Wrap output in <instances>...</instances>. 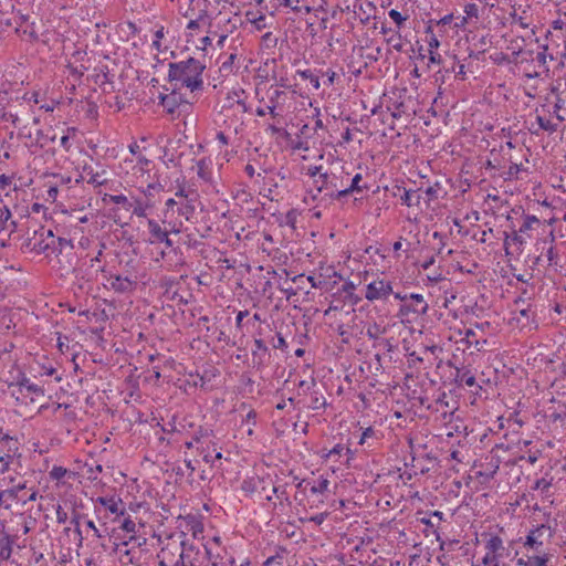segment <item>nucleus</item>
Masks as SVG:
<instances>
[{"mask_svg":"<svg viewBox=\"0 0 566 566\" xmlns=\"http://www.w3.org/2000/svg\"><path fill=\"white\" fill-rule=\"evenodd\" d=\"M2 379L8 384L10 395L21 405L34 403L44 397V389L27 378L15 366H11L9 376L3 374Z\"/></svg>","mask_w":566,"mask_h":566,"instance_id":"1","label":"nucleus"},{"mask_svg":"<svg viewBox=\"0 0 566 566\" xmlns=\"http://www.w3.org/2000/svg\"><path fill=\"white\" fill-rule=\"evenodd\" d=\"M205 69V64L190 57L171 63L168 76L171 81L178 82L180 86L188 88L190 92L201 91L203 87L202 73Z\"/></svg>","mask_w":566,"mask_h":566,"instance_id":"2","label":"nucleus"},{"mask_svg":"<svg viewBox=\"0 0 566 566\" xmlns=\"http://www.w3.org/2000/svg\"><path fill=\"white\" fill-rule=\"evenodd\" d=\"M21 468V452L18 439L9 436H0V474H8L2 478V485L14 482L13 474L19 473Z\"/></svg>","mask_w":566,"mask_h":566,"instance_id":"3","label":"nucleus"},{"mask_svg":"<svg viewBox=\"0 0 566 566\" xmlns=\"http://www.w3.org/2000/svg\"><path fill=\"white\" fill-rule=\"evenodd\" d=\"M256 98L261 105L256 107L255 114L259 117L270 115L272 118H276L280 115L279 109L286 101V93L277 87L271 86L266 92V98L263 96L260 97L259 91H256Z\"/></svg>","mask_w":566,"mask_h":566,"instance_id":"4","label":"nucleus"},{"mask_svg":"<svg viewBox=\"0 0 566 566\" xmlns=\"http://www.w3.org/2000/svg\"><path fill=\"white\" fill-rule=\"evenodd\" d=\"M344 187V178H338L335 171H325L321 176H318L315 184L308 190V195L313 200L317 198L318 195L325 193L331 198H336V193L338 190Z\"/></svg>","mask_w":566,"mask_h":566,"instance_id":"5","label":"nucleus"},{"mask_svg":"<svg viewBox=\"0 0 566 566\" xmlns=\"http://www.w3.org/2000/svg\"><path fill=\"white\" fill-rule=\"evenodd\" d=\"M486 553L482 559L484 565L489 566H506L505 558L511 557L510 547L504 546L503 539L497 535H492L485 544Z\"/></svg>","mask_w":566,"mask_h":566,"instance_id":"6","label":"nucleus"},{"mask_svg":"<svg viewBox=\"0 0 566 566\" xmlns=\"http://www.w3.org/2000/svg\"><path fill=\"white\" fill-rule=\"evenodd\" d=\"M205 551L210 566H234L237 564L234 556L221 544L219 536L207 541Z\"/></svg>","mask_w":566,"mask_h":566,"instance_id":"7","label":"nucleus"},{"mask_svg":"<svg viewBox=\"0 0 566 566\" xmlns=\"http://www.w3.org/2000/svg\"><path fill=\"white\" fill-rule=\"evenodd\" d=\"M428 303L424 301L422 294L410 293L405 303H402L398 311V316L401 321H410L411 315L420 316L428 312Z\"/></svg>","mask_w":566,"mask_h":566,"instance_id":"8","label":"nucleus"},{"mask_svg":"<svg viewBox=\"0 0 566 566\" xmlns=\"http://www.w3.org/2000/svg\"><path fill=\"white\" fill-rule=\"evenodd\" d=\"M95 514H99L104 509L115 517L125 515V507L123 500L119 495L111 494L105 496H97L92 499Z\"/></svg>","mask_w":566,"mask_h":566,"instance_id":"9","label":"nucleus"},{"mask_svg":"<svg viewBox=\"0 0 566 566\" xmlns=\"http://www.w3.org/2000/svg\"><path fill=\"white\" fill-rule=\"evenodd\" d=\"M462 389L465 394H462V399L469 400L470 405H475L476 400L482 397V386L476 381L475 376L465 367L462 366Z\"/></svg>","mask_w":566,"mask_h":566,"instance_id":"10","label":"nucleus"},{"mask_svg":"<svg viewBox=\"0 0 566 566\" xmlns=\"http://www.w3.org/2000/svg\"><path fill=\"white\" fill-rule=\"evenodd\" d=\"M392 294V285L389 281L377 277L366 285L365 298L369 302L384 301Z\"/></svg>","mask_w":566,"mask_h":566,"instance_id":"11","label":"nucleus"},{"mask_svg":"<svg viewBox=\"0 0 566 566\" xmlns=\"http://www.w3.org/2000/svg\"><path fill=\"white\" fill-rule=\"evenodd\" d=\"M11 493V503L25 505L29 502H33L38 499V491L32 486H28L27 481H19L15 485L9 486Z\"/></svg>","mask_w":566,"mask_h":566,"instance_id":"12","label":"nucleus"},{"mask_svg":"<svg viewBox=\"0 0 566 566\" xmlns=\"http://www.w3.org/2000/svg\"><path fill=\"white\" fill-rule=\"evenodd\" d=\"M108 287L118 294H132L137 287V282L127 276L109 275L107 277Z\"/></svg>","mask_w":566,"mask_h":566,"instance_id":"13","label":"nucleus"},{"mask_svg":"<svg viewBox=\"0 0 566 566\" xmlns=\"http://www.w3.org/2000/svg\"><path fill=\"white\" fill-rule=\"evenodd\" d=\"M199 556V551L185 541L180 543V553L178 559L172 566H196Z\"/></svg>","mask_w":566,"mask_h":566,"instance_id":"14","label":"nucleus"},{"mask_svg":"<svg viewBox=\"0 0 566 566\" xmlns=\"http://www.w3.org/2000/svg\"><path fill=\"white\" fill-rule=\"evenodd\" d=\"M465 41L470 44L468 46L469 56H475L479 59V55L484 54L485 46L488 45L485 34L478 36V34L470 31L465 34Z\"/></svg>","mask_w":566,"mask_h":566,"instance_id":"15","label":"nucleus"},{"mask_svg":"<svg viewBox=\"0 0 566 566\" xmlns=\"http://www.w3.org/2000/svg\"><path fill=\"white\" fill-rule=\"evenodd\" d=\"M553 536V530L551 526L542 524L537 526L535 530L531 531L526 536L525 545L530 546L534 549H538L539 546L543 545L542 537L551 538Z\"/></svg>","mask_w":566,"mask_h":566,"instance_id":"16","label":"nucleus"},{"mask_svg":"<svg viewBox=\"0 0 566 566\" xmlns=\"http://www.w3.org/2000/svg\"><path fill=\"white\" fill-rule=\"evenodd\" d=\"M184 103L182 95L177 91L159 95V104L170 115H174Z\"/></svg>","mask_w":566,"mask_h":566,"instance_id":"17","label":"nucleus"},{"mask_svg":"<svg viewBox=\"0 0 566 566\" xmlns=\"http://www.w3.org/2000/svg\"><path fill=\"white\" fill-rule=\"evenodd\" d=\"M489 2L484 1L483 4H479L476 2H471L464 6L465 15L462 17V27L464 23H478L480 20V15L484 14L486 8L489 7Z\"/></svg>","mask_w":566,"mask_h":566,"instance_id":"18","label":"nucleus"},{"mask_svg":"<svg viewBox=\"0 0 566 566\" xmlns=\"http://www.w3.org/2000/svg\"><path fill=\"white\" fill-rule=\"evenodd\" d=\"M245 92L243 88L237 86L228 92L227 99L230 106L238 105L243 113L251 111V107L245 102Z\"/></svg>","mask_w":566,"mask_h":566,"instance_id":"19","label":"nucleus"},{"mask_svg":"<svg viewBox=\"0 0 566 566\" xmlns=\"http://www.w3.org/2000/svg\"><path fill=\"white\" fill-rule=\"evenodd\" d=\"M375 11L376 6L369 0L356 1L354 3V12L359 17L363 23L369 22Z\"/></svg>","mask_w":566,"mask_h":566,"instance_id":"20","label":"nucleus"},{"mask_svg":"<svg viewBox=\"0 0 566 566\" xmlns=\"http://www.w3.org/2000/svg\"><path fill=\"white\" fill-rule=\"evenodd\" d=\"M539 223L541 221L536 216L524 214V223L521 226L518 231L514 230V227L512 226V240L521 245L524 244L525 241L518 233H526L533 229L534 224Z\"/></svg>","mask_w":566,"mask_h":566,"instance_id":"21","label":"nucleus"},{"mask_svg":"<svg viewBox=\"0 0 566 566\" xmlns=\"http://www.w3.org/2000/svg\"><path fill=\"white\" fill-rule=\"evenodd\" d=\"M361 179H363L361 174H356L350 179L349 184L344 182V187H342V189L337 191L336 198L346 197L353 192H361L364 189H366L365 186L360 185Z\"/></svg>","mask_w":566,"mask_h":566,"instance_id":"22","label":"nucleus"},{"mask_svg":"<svg viewBox=\"0 0 566 566\" xmlns=\"http://www.w3.org/2000/svg\"><path fill=\"white\" fill-rule=\"evenodd\" d=\"M196 172L197 176L208 182L211 181L212 178V160L209 157L201 158L196 161Z\"/></svg>","mask_w":566,"mask_h":566,"instance_id":"23","label":"nucleus"},{"mask_svg":"<svg viewBox=\"0 0 566 566\" xmlns=\"http://www.w3.org/2000/svg\"><path fill=\"white\" fill-rule=\"evenodd\" d=\"M147 227H148V231H149V234H150V238L148 240V242L150 244H155V243H158V241L163 238L166 239V233L168 232L167 230L163 229L160 227V224L154 220V219H148L147 221Z\"/></svg>","mask_w":566,"mask_h":566,"instance_id":"24","label":"nucleus"},{"mask_svg":"<svg viewBox=\"0 0 566 566\" xmlns=\"http://www.w3.org/2000/svg\"><path fill=\"white\" fill-rule=\"evenodd\" d=\"M464 439L467 443L474 444L478 440L483 441L486 438V430L483 427H479L478 431L474 428L469 429L468 426L463 428Z\"/></svg>","mask_w":566,"mask_h":566,"instance_id":"25","label":"nucleus"},{"mask_svg":"<svg viewBox=\"0 0 566 566\" xmlns=\"http://www.w3.org/2000/svg\"><path fill=\"white\" fill-rule=\"evenodd\" d=\"M195 191L187 186V181L185 178H179L176 180V192L175 196L179 199H186L192 201V197Z\"/></svg>","mask_w":566,"mask_h":566,"instance_id":"26","label":"nucleus"},{"mask_svg":"<svg viewBox=\"0 0 566 566\" xmlns=\"http://www.w3.org/2000/svg\"><path fill=\"white\" fill-rule=\"evenodd\" d=\"M467 344V348L469 349L472 345H474V348L480 352L481 345L486 343L485 338L478 337L476 332L472 329L471 327L465 331V337L462 338V343Z\"/></svg>","mask_w":566,"mask_h":566,"instance_id":"27","label":"nucleus"},{"mask_svg":"<svg viewBox=\"0 0 566 566\" xmlns=\"http://www.w3.org/2000/svg\"><path fill=\"white\" fill-rule=\"evenodd\" d=\"M497 470H499V464H495V465L488 464V468H485V470H480V469H478V465L474 463V465L472 467V469L470 471L469 479H472L474 475V476H481L484 479V481H488L489 479L493 478V475L496 473Z\"/></svg>","mask_w":566,"mask_h":566,"instance_id":"28","label":"nucleus"},{"mask_svg":"<svg viewBox=\"0 0 566 566\" xmlns=\"http://www.w3.org/2000/svg\"><path fill=\"white\" fill-rule=\"evenodd\" d=\"M14 190V177L4 174L0 175V201H2L3 196H9Z\"/></svg>","mask_w":566,"mask_h":566,"instance_id":"29","label":"nucleus"},{"mask_svg":"<svg viewBox=\"0 0 566 566\" xmlns=\"http://www.w3.org/2000/svg\"><path fill=\"white\" fill-rule=\"evenodd\" d=\"M120 528H122L124 532H126V533L130 534V536H129L128 541H125V542L123 543V545H125V546H126V545H128V544H129V543L135 538V534L137 533V525H136V523L132 520V517H130V516H127V517H125V518L123 520L122 525H120Z\"/></svg>","mask_w":566,"mask_h":566,"instance_id":"30","label":"nucleus"},{"mask_svg":"<svg viewBox=\"0 0 566 566\" xmlns=\"http://www.w3.org/2000/svg\"><path fill=\"white\" fill-rule=\"evenodd\" d=\"M150 205L146 201H143L139 198H136L133 202L132 212L138 218H144L147 216L148 209Z\"/></svg>","mask_w":566,"mask_h":566,"instance_id":"31","label":"nucleus"},{"mask_svg":"<svg viewBox=\"0 0 566 566\" xmlns=\"http://www.w3.org/2000/svg\"><path fill=\"white\" fill-rule=\"evenodd\" d=\"M151 161L143 156H138L136 164L133 167L134 175L143 177L145 174H149V167Z\"/></svg>","mask_w":566,"mask_h":566,"instance_id":"32","label":"nucleus"},{"mask_svg":"<svg viewBox=\"0 0 566 566\" xmlns=\"http://www.w3.org/2000/svg\"><path fill=\"white\" fill-rule=\"evenodd\" d=\"M420 199H421L420 190H406L403 196L401 197L402 203L408 207L418 205L420 202Z\"/></svg>","mask_w":566,"mask_h":566,"instance_id":"33","label":"nucleus"},{"mask_svg":"<svg viewBox=\"0 0 566 566\" xmlns=\"http://www.w3.org/2000/svg\"><path fill=\"white\" fill-rule=\"evenodd\" d=\"M548 557L546 555L544 556H533L530 557L528 560H524L523 558H520L517 560V565L520 566H547Z\"/></svg>","mask_w":566,"mask_h":566,"instance_id":"34","label":"nucleus"},{"mask_svg":"<svg viewBox=\"0 0 566 566\" xmlns=\"http://www.w3.org/2000/svg\"><path fill=\"white\" fill-rule=\"evenodd\" d=\"M329 481L324 476H319L317 481L311 486V493L323 494L328 490Z\"/></svg>","mask_w":566,"mask_h":566,"instance_id":"35","label":"nucleus"},{"mask_svg":"<svg viewBox=\"0 0 566 566\" xmlns=\"http://www.w3.org/2000/svg\"><path fill=\"white\" fill-rule=\"evenodd\" d=\"M296 74L303 80H308L315 90L321 87L319 78L315 76L311 70H297Z\"/></svg>","mask_w":566,"mask_h":566,"instance_id":"36","label":"nucleus"},{"mask_svg":"<svg viewBox=\"0 0 566 566\" xmlns=\"http://www.w3.org/2000/svg\"><path fill=\"white\" fill-rule=\"evenodd\" d=\"M237 59V55L235 54H230L226 57V60L221 63V66H220V72L223 74V75H229L233 72V63Z\"/></svg>","mask_w":566,"mask_h":566,"instance_id":"37","label":"nucleus"},{"mask_svg":"<svg viewBox=\"0 0 566 566\" xmlns=\"http://www.w3.org/2000/svg\"><path fill=\"white\" fill-rule=\"evenodd\" d=\"M109 200L115 205L122 206L127 211H129L133 207V202L129 201L125 195H112Z\"/></svg>","mask_w":566,"mask_h":566,"instance_id":"38","label":"nucleus"},{"mask_svg":"<svg viewBox=\"0 0 566 566\" xmlns=\"http://www.w3.org/2000/svg\"><path fill=\"white\" fill-rule=\"evenodd\" d=\"M196 48L202 51L205 54H208L210 49H212V39L210 35H205L198 40Z\"/></svg>","mask_w":566,"mask_h":566,"instance_id":"39","label":"nucleus"},{"mask_svg":"<svg viewBox=\"0 0 566 566\" xmlns=\"http://www.w3.org/2000/svg\"><path fill=\"white\" fill-rule=\"evenodd\" d=\"M485 311L484 304L479 305L478 302H474L473 304H464V312L467 314L471 313L475 315L476 317H480L481 314H483Z\"/></svg>","mask_w":566,"mask_h":566,"instance_id":"40","label":"nucleus"},{"mask_svg":"<svg viewBox=\"0 0 566 566\" xmlns=\"http://www.w3.org/2000/svg\"><path fill=\"white\" fill-rule=\"evenodd\" d=\"M208 20L206 14H200L197 19H192L187 23V30L190 31L189 35H193L192 31L197 30L201 24Z\"/></svg>","mask_w":566,"mask_h":566,"instance_id":"41","label":"nucleus"},{"mask_svg":"<svg viewBox=\"0 0 566 566\" xmlns=\"http://www.w3.org/2000/svg\"><path fill=\"white\" fill-rule=\"evenodd\" d=\"M385 332L386 329L384 327H381L377 323H374L373 325H369L367 327L366 334L370 339H377Z\"/></svg>","mask_w":566,"mask_h":566,"instance_id":"42","label":"nucleus"},{"mask_svg":"<svg viewBox=\"0 0 566 566\" xmlns=\"http://www.w3.org/2000/svg\"><path fill=\"white\" fill-rule=\"evenodd\" d=\"M388 15L390 17V19L396 23V25L398 28L402 27L403 23L407 21V17L406 15H402L399 11H397L396 9H391L389 10L388 12Z\"/></svg>","mask_w":566,"mask_h":566,"instance_id":"43","label":"nucleus"},{"mask_svg":"<svg viewBox=\"0 0 566 566\" xmlns=\"http://www.w3.org/2000/svg\"><path fill=\"white\" fill-rule=\"evenodd\" d=\"M537 123L539 125V128L549 133H554L557 129L556 124H553L551 120L545 119L542 116H537Z\"/></svg>","mask_w":566,"mask_h":566,"instance_id":"44","label":"nucleus"},{"mask_svg":"<svg viewBox=\"0 0 566 566\" xmlns=\"http://www.w3.org/2000/svg\"><path fill=\"white\" fill-rule=\"evenodd\" d=\"M551 486H552L551 481L542 478V479H538V480L535 481V483H534L532 489L533 490H541V492L543 494H546Z\"/></svg>","mask_w":566,"mask_h":566,"instance_id":"45","label":"nucleus"},{"mask_svg":"<svg viewBox=\"0 0 566 566\" xmlns=\"http://www.w3.org/2000/svg\"><path fill=\"white\" fill-rule=\"evenodd\" d=\"M66 473L67 471L65 468L54 465L50 471V478L60 481L66 475Z\"/></svg>","mask_w":566,"mask_h":566,"instance_id":"46","label":"nucleus"},{"mask_svg":"<svg viewBox=\"0 0 566 566\" xmlns=\"http://www.w3.org/2000/svg\"><path fill=\"white\" fill-rule=\"evenodd\" d=\"M161 185L158 184V182H150L148 184L145 188H142L140 191L142 193H144L146 197H151L154 195V192H158L161 190Z\"/></svg>","mask_w":566,"mask_h":566,"instance_id":"47","label":"nucleus"},{"mask_svg":"<svg viewBox=\"0 0 566 566\" xmlns=\"http://www.w3.org/2000/svg\"><path fill=\"white\" fill-rule=\"evenodd\" d=\"M11 493L9 492V486L2 491H0V506L4 509H10L12 506L11 500H10Z\"/></svg>","mask_w":566,"mask_h":566,"instance_id":"48","label":"nucleus"},{"mask_svg":"<svg viewBox=\"0 0 566 566\" xmlns=\"http://www.w3.org/2000/svg\"><path fill=\"white\" fill-rule=\"evenodd\" d=\"M11 218L10 209L2 205L0 206V230H2L7 223V221Z\"/></svg>","mask_w":566,"mask_h":566,"instance_id":"49","label":"nucleus"},{"mask_svg":"<svg viewBox=\"0 0 566 566\" xmlns=\"http://www.w3.org/2000/svg\"><path fill=\"white\" fill-rule=\"evenodd\" d=\"M326 170H323L322 166H308L307 168V175L312 178L313 182L312 186L315 184V180H317L318 176L324 174Z\"/></svg>","mask_w":566,"mask_h":566,"instance_id":"50","label":"nucleus"},{"mask_svg":"<svg viewBox=\"0 0 566 566\" xmlns=\"http://www.w3.org/2000/svg\"><path fill=\"white\" fill-rule=\"evenodd\" d=\"M315 387V380L311 378L310 380H300L298 381V389L300 394H307L312 390V388Z\"/></svg>","mask_w":566,"mask_h":566,"instance_id":"51","label":"nucleus"},{"mask_svg":"<svg viewBox=\"0 0 566 566\" xmlns=\"http://www.w3.org/2000/svg\"><path fill=\"white\" fill-rule=\"evenodd\" d=\"M165 36V31H164V28L160 27L158 30H156L155 34H154V40H153V46H155L158 51H160V46H161V40L164 39Z\"/></svg>","mask_w":566,"mask_h":566,"instance_id":"52","label":"nucleus"},{"mask_svg":"<svg viewBox=\"0 0 566 566\" xmlns=\"http://www.w3.org/2000/svg\"><path fill=\"white\" fill-rule=\"evenodd\" d=\"M282 559H283V557L280 554L270 556L269 558H266L264 560L263 566H282L283 565Z\"/></svg>","mask_w":566,"mask_h":566,"instance_id":"53","label":"nucleus"},{"mask_svg":"<svg viewBox=\"0 0 566 566\" xmlns=\"http://www.w3.org/2000/svg\"><path fill=\"white\" fill-rule=\"evenodd\" d=\"M71 523L74 525V532L75 534L77 535V538H78V547L82 546L83 544V535H82V531L80 528V517L76 515L72 518Z\"/></svg>","mask_w":566,"mask_h":566,"instance_id":"54","label":"nucleus"},{"mask_svg":"<svg viewBox=\"0 0 566 566\" xmlns=\"http://www.w3.org/2000/svg\"><path fill=\"white\" fill-rule=\"evenodd\" d=\"M56 522L59 524H64L67 521V513L63 510L61 505H57L55 510Z\"/></svg>","mask_w":566,"mask_h":566,"instance_id":"55","label":"nucleus"},{"mask_svg":"<svg viewBox=\"0 0 566 566\" xmlns=\"http://www.w3.org/2000/svg\"><path fill=\"white\" fill-rule=\"evenodd\" d=\"M70 133H75V128L74 127L67 128V134L62 136L61 140H60L61 146L65 150H69L70 147H71V145H70Z\"/></svg>","mask_w":566,"mask_h":566,"instance_id":"56","label":"nucleus"},{"mask_svg":"<svg viewBox=\"0 0 566 566\" xmlns=\"http://www.w3.org/2000/svg\"><path fill=\"white\" fill-rule=\"evenodd\" d=\"M86 527L93 532V536L96 538H102V533L95 525V523L92 520H88L86 522Z\"/></svg>","mask_w":566,"mask_h":566,"instance_id":"57","label":"nucleus"},{"mask_svg":"<svg viewBox=\"0 0 566 566\" xmlns=\"http://www.w3.org/2000/svg\"><path fill=\"white\" fill-rule=\"evenodd\" d=\"M105 182L104 179H102L99 174H92L91 178L88 179V184H92L94 186H102Z\"/></svg>","mask_w":566,"mask_h":566,"instance_id":"58","label":"nucleus"},{"mask_svg":"<svg viewBox=\"0 0 566 566\" xmlns=\"http://www.w3.org/2000/svg\"><path fill=\"white\" fill-rule=\"evenodd\" d=\"M327 515H328L327 513H319V514L311 516L310 521L317 525H321L326 520Z\"/></svg>","mask_w":566,"mask_h":566,"instance_id":"59","label":"nucleus"},{"mask_svg":"<svg viewBox=\"0 0 566 566\" xmlns=\"http://www.w3.org/2000/svg\"><path fill=\"white\" fill-rule=\"evenodd\" d=\"M441 61V56L437 51L429 50V62L431 64H439Z\"/></svg>","mask_w":566,"mask_h":566,"instance_id":"60","label":"nucleus"},{"mask_svg":"<svg viewBox=\"0 0 566 566\" xmlns=\"http://www.w3.org/2000/svg\"><path fill=\"white\" fill-rule=\"evenodd\" d=\"M480 231L479 228H472L467 230L465 232L462 231V238L470 237L471 240H476L478 232Z\"/></svg>","mask_w":566,"mask_h":566,"instance_id":"61","label":"nucleus"},{"mask_svg":"<svg viewBox=\"0 0 566 566\" xmlns=\"http://www.w3.org/2000/svg\"><path fill=\"white\" fill-rule=\"evenodd\" d=\"M255 412L253 410L249 411L245 416V419L243 422H245L248 426H254L255 424Z\"/></svg>","mask_w":566,"mask_h":566,"instance_id":"62","label":"nucleus"},{"mask_svg":"<svg viewBox=\"0 0 566 566\" xmlns=\"http://www.w3.org/2000/svg\"><path fill=\"white\" fill-rule=\"evenodd\" d=\"M325 74L327 76L326 84L332 86L335 83V80L337 77L336 72H334L333 70H327Z\"/></svg>","mask_w":566,"mask_h":566,"instance_id":"63","label":"nucleus"},{"mask_svg":"<svg viewBox=\"0 0 566 566\" xmlns=\"http://www.w3.org/2000/svg\"><path fill=\"white\" fill-rule=\"evenodd\" d=\"M524 42L523 38H516L515 40H512V49L517 50V54L522 51V43Z\"/></svg>","mask_w":566,"mask_h":566,"instance_id":"64","label":"nucleus"}]
</instances>
